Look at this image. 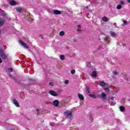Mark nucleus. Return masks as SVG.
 Returning <instances> with one entry per match:
<instances>
[{
    "instance_id": "f257e3e1",
    "label": "nucleus",
    "mask_w": 130,
    "mask_h": 130,
    "mask_svg": "<svg viewBox=\"0 0 130 130\" xmlns=\"http://www.w3.org/2000/svg\"><path fill=\"white\" fill-rule=\"evenodd\" d=\"M64 114L66 117H68V118H69L70 119L73 118L72 113L71 111H66L64 112Z\"/></svg>"
},
{
    "instance_id": "f03ea898",
    "label": "nucleus",
    "mask_w": 130,
    "mask_h": 130,
    "mask_svg": "<svg viewBox=\"0 0 130 130\" xmlns=\"http://www.w3.org/2000/svg\"><path fill=\"white\" fill-rule=\"evenodd\" d=\"M19 43L20 44V45L23 46L24 48H26V49L29 48V45H27L24 42H23L22 41H19Z\"/></svg>"
},
{
    "instance_id": "7ed1b4c3",
    "label": "nucleus",
    "mask_w": 130,
    "mask_h": 130,
    "mask_svg": "<svg viewBox=\"0 0 130 130\" xmlns=\"http://www.w3.org/2000/svg\"><path fill=\"white\" fill-rule=\"evenodd\" d=\"M49 94L51 95L52 96H54V97H56V96H57V94L54 90H50L49 92Z\"/></svg>"
},
{
    "instance_id": "20e7f679",
    "label": "nucleus",
    "mask_w": 130,
    "mask_h": 130,
    "mask_svg": "<svg viewBox=\"0 0 130 130\" xmlns=\"http://www.w3.org/2000/svg\"><path fill=\"white\" fill-rule=\"evenodd\" d=\"M59 103V102L58 100H56L53 102V104L54 106L57 107L58 106V104Z\"/></svg>"
},
{
    "instance_id": "39448f33",
    "label": "nucleus",
    "mask_w": 130,
    "mask_h": 130,
    "mask_svg": "<svg viewBox=\"0 0 130 130\" xmlns=\"http://www.w3.org/2000/svg\"><path fill=\"white\" fill-rule=\"evenodd\" d=\"M53 12L54 15H60V14H61V11L59 10H54Z\"/></svg>"
},
{
    "instance_id": "423d86ee",
    "label": "nucleus",
    "mask_w": 130,
    "mask_h": 130,
    "mask_svg": "<svg viewBox=\"0 0 130 130\" xmlns=\"http://www.w3.org/2000/svg\"><path fill=\"white\" fill-rule=\"evenodd\" d=\"M13 104L16 106L17 107H19V103H18V101L15 99L13 100Z\"/></svg>"
},
{
    "instance_id": "0eeeda50",
    "label": "nucleus",
    "mask_w": 130,
    "mask_h": 130,
    "mask_svg": "<svg viewBox=\"0 0 130 130\" xmlns=\"http://www.w3.org/2000/svg\"><path fill=\"white\" fill-rule=\"evenodd\" d=\"M9 4L11 6H16V5H17V2L14 1H9Z\"/></svg>"
},
{
    "instance_id": "6e6552de",
    "label": "nucleus",
    "mask_w": 130,
    "mask_h": 130,
    "mask_svg": "<svg viewBox=\"0 0 130 130\" xmlns=\"http://www.w3.org/2000/svg\"><path fill=\"white\" fill-rule=\"evenodd\" d=\"M101 97L103 100H106V94L105 93H102Z\"/></svg>"
},
{
    "instance_id": "1a4fd4ad",
    "label": "nucleus",
    "mask_w": 130,
    "mask_h": 130,
    "mask_svg": "<svg viewBox=\"0 0 130 130\" xmlns=\"http://www.w3.org/2000/svg\"><path fill=\"white\" fill-rule=\"evenodd\" d=\"M99 85L100 86H101V87H105V85H106V83L105 82L100 81Z\"/></svg>"
},
{
    "instance_id": "9d476101",
    "label": "nucleus",
    "mask_w": 130,
    "mask_h": 130,
    "mask_svg": "<svg viewBox=\"0 0 130 130\" xmlns=\"http://www.w3.org/2000/svg\"><path fill=\"white\" fill-rule=\"evenodd\" d=\"M1 57H2V59H7V56L5 55V54L3 53L0 55Z\"/></svg>"
},
{
    "instance_id": "9b49d317",
    "label": "nucleus",
    "mask_w": 130,
    "mask_h": 130,
    "mask_svg": "<svg viewBox=\"0 0 130 130\" xmlns=\"http://www.w3.org/2000/svg\"><path fill=\"white\" fill-rule=\"evenodd\" d=\"M110 34L112 37H115L116 36V34L114 32L110 31Z\"/></svg>"
},
{
    "instance_id": "f8f14e48",
    "label": "nucleus",
    "mask_w": 130,
    "mask_h": 130,
    "mask_svg": "<svg viewBox=\"0 0 130 130\" xmlns=\"http://www.w3.org/2000/svg\"><path fill=\"white\" fill-rule=\"evenodd\" d=\"M91 76L93 78H95V77L97 76V73H96V72H95V71L92 72Z\"/></svg>"
},
{
    "instance_id": "ddd939ff",
    "label": "nucleus",
    "mask_w": 130,
    "mask_h": 130,
    "mask_svg": "<svg viewBox=\"0 0 130 130\" xmlns=\"http://www.w3.org/2000/svg\"><path fill=\"white\" fill-rule=\"evenodd\" d=\"M78 98H79L80 100H84V96H83V95H82L81 94H78Z\"/></svg>"
},
{
    "instance_id": "4468645a",
    "label": "nucleus",
    "mask_w": 130,
    "mask_h": 130,
    "mask_svg": "<svg viewBox=\"0 0 130 130\" xmlns=\"http://www.w3.org/2000/svg\"><path fill=\"white\" fill-rule=\"evenodd\" d=\"M89 97L93 98L94 99L97 98V96L95 94H89Z\"/></svg>"
},
{
    "instance_id": "2eb2a0df",
    "label": "nucleus",
    "mask_w": 130,
    "mask_h": 130,
    "mask_svg": "<svg viewBox=\"0 0 130 130\" xmlns=\"http://www.w3.org/2000/svg\"><path fill=\"white\" fill-rule=\"evenodd\" d=\"M16 11L19 13H21L22 12V8H16Z\"/></svg>"
},
{
    "instance_id": "dca6fc26",
    "label": "nucleus",
    "mask_w": 130,
    "mask_h": 130,
    "mask_svg": "<svg viewBox=\"0 0 130 130\" xmlns=\"http://www.w3.org/2000/svg\"><path fill=\"white\" fill-rule=\"evenodd\" d=\"M102 20L104 21V22H107V17L104 16L102 18Z\"/></svg>"
},
{
    "instance_id": "f3484780",
    "label": "nucleus",
    "mask_w": 130,
    "mask_h": 130,
    "mask_svg": "<svg viewBox=\"0 0 130 130\" xmlns=\"http://www.w3.org/2000/svg\"><path fill=\"white\" fill-rule=\"evenodd\" d=\"M60 36H63L64 35V32L61 31L59 32Z\"/></svg>"
},
{
    "instance_id": "a211bd4d",
    "label": "nucleus",
    "mask_w": 130,
    "mask_h": 130,
    "mask_svg": "<svg viewBox=\"0 0 130 130\" xmlns=\"http://www.w3.org/2000/svg\"><path fill=\"white\" fill-rule=\"evenodd\" d=\"M120 111H124V108L123 107V106L120 107Z\"/></svg>"
},
{
    "instance_id": "6ab92c4d",
    "label": "nucleus",
    "mask_w": 130,
    "mask_h": 130,
    "mask_svg": "<svg viewBox=\"0 0 130 130\" xmlns=\"http://www.w3.org/2000/svg\"><path fill=\"white\" fill-rule=\"evenodd\" d=\"M117 10H120L121 9V5H117Z\"/></svg>"
},
{
    "instance_id": "aec40b11",
    "label": "nucleus",
    "mask_w": 130,
    "mask_h": 130,
    "mask_svg": "<svg viewBox=\"0 0 130 130\" xmlns=\"http://www.w3.org/2000/svg\"><path fill=\"white\" fill-rule=\"evenodd\" d=\"M75 73H76V70H72L71 71V73L72 75H74V74H75Z\"/></svg>"
},
{
    "instance_id": "412c9836",
    "label": "nucleus",
    "mask_w": 130,
    "mask_h": 130,
    "mask_svg": "<svg viewBox=\"0 0 130 130\" xmlns=\"http://www.w3.org/2000/svg\"><path fill=\"white\" fill-rule=\"evenodd\" d=\"M60 59H61L62 60H63V59H64V56H63V55H60Z\"/></svg>"
},
{
    "instance_id": "4be33fe9",
    "label": "nucleus",
    "mask_w": 130,
    "mask_h": 130,
    "mask_svg": "<svg viewBox=\"0 0 130 130\" xmlns=\"http://www.w3.org/2000/svg\"><path fill=\"white\" fill-rule=\"evenodd\" d=\"M113 75H114V76H117V72H116V71H114L113 72Z\"/></svg>"
},
{
    "instance_id": "5701e85b",
    "label": "nucleus",
    "mask_w": 130,
    "mask_h": 130,
    "mask_svg": "<svg viewBox=\"0 0 130 130\" xmlns=\"http://www.w3.org/2000/svg\"><path fill=\"white\" fill-rule=\"evenodd\" d=\"M8 71H9V72H10V73H12V72H13V69L9 68V69H8Z\"/></svg>"
},
{
    "instance_id": "b1692460",
    "label": "nucleus",
    "mask_w": 130,
    "mask_h": 130,
    "mask_svg": "<svg viewBox=\"0 0 130 130\" xmlns=\"http://www.w3.org/2000/svg\"><path fill=\"white\" fill-rule=\"evenodd\" d=\"M4 24V21L3 20H0V26H2Z\"/></svg>"
},
{
    "instance_id": "393cba45",
    "label": "nucleus",
    "mask_w": 130,
    "mask_h": 130,
    "mask_svg": "<svg viewBox=\"0 0 130 130\" xmlns=\"http://www.w3.org/2000/svg\"><path fill=\"white\" fill-rule=\"evenodd\" d=\"M120 4L121 5H124V2H123V1H120Z\"/></svg>"
},
{
    "instance_id": "a878e982",
    "label": "nucleus",
    "mask_w": 130,
    "mask_h": 130,
    "mask_svg": "<svg viewBox=\"0 0 130 130\" xmlns=\"http://www.w3.org/2000/svg\"><path fill=\"white\" fill-rule=\"evenodd\" d=\"M78 31H80V29H81V25H78Z\"/></svg>"
},
{
    "instance_id": "bb28decb",
    "label": "nucleus",
    "mask_w": 130,
    "mask_h": 130,
    "mask_svg": "<svg viewBox=\"0 0 130 130\" xmlns=\"http://www.w3.org/2000/svg\"><path fill=\"white\" fill-rule=\"evenodd\" d=\"M64 84H69V80H66L64 82Z\"/></svg>"
},
{
    "instance_id": "cd10ccee",
    "label": "nucleus",
    "mask_w": 130,
    "mask_h": 130,
    "mask_svg": "<svg viewBox=\"0 0 130 130\" xmlns=\"http://www.w3.org/2000/svg\"><path fill=\"white\" fill-rule=\"evenodd\" d=\"M27 20L29 21V22H31V21H33V19L30 18L29 19H27Z\"/></svg>"
},
{
    "instance_id": "c85d7f7f",
    "label": "nucleus",
    "mask_w": 130,
    "mask_h": 130,
    "mask_svg": "<svg viewBox=\"0 0 130 130\" xmlns=\"http://www.w3.org/2000/svg\"><path fill=\"white\" fill-rule=\"evenodd\" d=\"M3 53H4L3 52V50L0 49V55H1V54H3Z\"/></svg>"
},
{
    "instance_id": "c756f323",
    "label": "nucleus",
    "mask_w": 130,
    "mask_h": 130,
    "mask_svg": "<svg viewBox=\"0 0 130 130\" xmlns=\"http://www.w3.org/2000/svg\"><path fill=\"white\" fill-rule=\"evenodd\" d=\"M53 85V83H52V82H50L49 83V85L50 86H52Z\"/></svg>"
},
{
    "instance_id": "7c9ffc66",
    "label": "nucleus",
    "mask_w": 130,
    "mask_h": 130,
    "mask_svg": "<svg viewBox=\"0 0 130 130\" xmlns=\"http://www.w3.org/2000/svg\"><path fill=\"white\" fill-rule=\"evenodd\" d=\"M37 113H38V115H39V109H37Z\"/></svg>"
},
{
    "instance_id": "2f4dec72",
    "label": "nucleus",
    "mask_w": 130,
    "mask_h": 130,
    "mask_svg": "<svg viewBox=\"0 0 130 130\" xmlns=\"http://www.w3.org/2000/svg\"><path fill=\"white\" fill-rule=\"evenodd\" d=\"M126 21H123V24H124V25H126Z\"/></svg>"
},
{
    "instance_id": "473e14b6",
    "label": "nucleus",
    "mask_w": 130,
    "mask_h": 130,
    "mask_svg": "<svg viewBox=\"0 0 130 130\" xmlns=\"http://www.w3.org/2000/svg\"><path fill=\"white\" fill-rule=\"evenodd\" d=\"M104 90L105 91H107V90H108V87H106V88H104Z\"/></svg>"
},
{
    "instance_id": "72a5a7b5",
    "label": "nucleus",
    "mask_w": 130,
    "mask_h": 130,
    "mask_svg": "<svg viewBox=\"0 0 130 130\" xmlns=\"http://www.w3.org/2000/svg\"><path fill=\"white\" fill-rule=\"evenodd\" d=\"M108 37H106L105 38V40L106 41L107 40V39H108Z\"/></svg>"
},
{
    "instance_id": "f704fd0d",
    "label": "nucleus",
    "mask_w": 130,
    "mask_h": 130,
    "mask_svg": "<svg viewBox=\"0 0 130 130\" xmlns=\"http://www.w3.org/2000/svg\"><path fill=\"white\" fill-rule=\"evenodd\" d=\"M3 62V60H2V58H0V63H2Z\"/></svg>"
},
{
    "instance_id": "c9c22d12",
    "label": "nucleus",
    "mask_w": 130,
    "mask_h": 130,
    "mask_svg": "<svg viewBox=\"0 0 130 130\" xmlns=\"http://www.w3.org/2000/svg\"><path fill=\"white\" fill-rule=\"evenodd\" d=\"M111 100L113 101V100H114V98H111Z\"/></svg>"
},
{
    "instance_id": "e433bc0d",
    "label": "nucleus",
    "mask_w": 130,
    "mask_h": 130,
    "mask_svg": "<svg viewBox=\"0 0 130 130\" xmlns=\"http://www.w3.org/2000/svg\"><path fill=\"white\" fill-rule=\"evenodd\" d=\"M128 3H130V0H127Z\"/></svg>"
}]
</instances>
